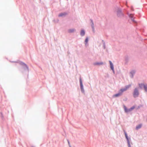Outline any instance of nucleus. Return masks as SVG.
Segmentation results:
<instances>
[{
  "mask_svg": "<svg viewBox=\"0 0 147 147\" xmlns=\"http://www.w3.org/2000/svg\"><path fill=\"white\" fill-rule=\"evenodd\" d=\"M139 86L140 88L141 89H142L144 88L145 91L146 92L147 91V85H145L143 84H139Z\"/></svg>",
  "mask_w": 147,
  "mask_h": 147,
  "instance_id": "obj_1",
  "label": "nucleus"
},
{
  "mask_svg": "<svg viewBox=\"0 0 147 147\" xmlns=\"http://www.w3.org/2000/svg\"><path fill=\"white\" fill-rule=\"evenodd\" d=\"M131 86L130 85H128L126 86L124 88L121 89L119 90L120 92L122 94V93L126 91L127 89H128L129 87Z\"/></svg>",
  "mask_w": 147,
  "mask_h": 147,
  "instance_id": "obj_2",
  "label": "nucleus"
},
{
  "mask_svg": "<svg viewBox=\"0 0 147 147\" xmlns=\"http://www.w3.org/2000/svg\"><path fill=\"white\" fill-rule=\"evenodd\" d=\"M131 86L130 85H128L126 86L124 88L121 89L119 90L120 92L122 94V93L126 91L127 89H128L129 87Z\"/></svg>",
  "mask_w": 147,
  "mask_h": 147,
  "instance_id": "obj_3",
  "label": "nucleus"
},
{
  "mask_svg": "<svg viewBox=\"0 0 147 147\" xmlns=\"http://www.w3.org/2000/svg\"><path fill=\"white\" fill-rule=\"evenodd\" d=\"M139 92L137 88H135L134 89L133 93V96L134 97H136L138 96L139 95Z\"/></svg>",
  "mask_w": 147,
  "mask_h": 147,
  "instance_id": "obj_4",
  "label": "nucleus"
},
{
  "mask_svg": "<svg viewBox=\"0 0 147 147\" xmlns=\"http://www.w3.org/2000/svg\"><path fill=\"white\" fill-rule=\"evenodd\" d=\"M109 62L110 63L111 68V69H112V70L114 72V67H113V64H112V63L111 62V61H109Z\"/></svg>",
  "mask_w": 147,
  "mask_h": 147,
  "instance_id": "obj_5",
  "label": "nucleus"
},
{
  "mask_svg": "<svg viewBox=\"0 0 147 147\" xmlns=\"http://www.w3.org/2000/svg\"><path fill=\"white\" fill-rule=\"evenodd\" d=\"M121 93L120 92V91H119V92L118 93L114 95L113 96L117 97L121 95Z\"/></svg>",
  "mask_w": 147,
  "mask_h": 147,
  "instance_id": "obj_6",
  "label": "nucleus"
},
{
  "mask_svg": "<svg viewBox=\"0 0 147 147\" xmlns=\"http://www.w3.org/2000/svg\"><path fill=\"white\" fill-rule=\"evenodd\" d=\"M67 14V13H66L65 12V13H60L59 15V17H61V16H65Z\"/></svg>",
  "mask_w": 147,
  "mask_h": 147,
  "instance_id": "obj_7",
  "label": "nucleus"
},
{
  "mask_svg": "<svg viewBox=\"0 0 147 147\" xmlns=\"http://www.w3.org/2000/svg\"><path fill=\"white\" fill-rule=\"evenodd\" d=\"M85 34V32L83 30H82L80 33L81 35L82 36H83Z\"/></svg>",
  "mask_w": 147,
  "mask_h": 147,
  "instance_id": "obj_8",
  "label": "nucleus"
},
{
  "mask_svg": "<svg viewBox=\"0 0 147 147\" xmlns=\"http://www.w3.org/2000/svg\"><path fill=\"white\" fill-rule=\"evenodd\" d=\"M142 126V124H140L139 125H138L136 127V129H138L140 128Z\"/></svg>",
  "mask_w": 147,
  "mask_h": 147,
  "instance_id": "obj_9",
  "label": "nucleus"
},
{
  "mask_svg": "<svg viewBox=\"0 0 147 147\" xmlns=\"http://www.w3.org/2000/svg\"><path fill=\"white\" fill-rule=\"evenodd\" d=\"M75 31V30L74 29H71L68 30V32L69 33H71L74 32Z\"/></svg>",
  "mask_w": 147,
  "mask_h": 147,
  "instance_id": "obj_10",
  "label": "nucleus"
},
{
  "mask_svg": "<svg viewBox=\"0 0 147 147\" xmlns=\"http://www.w3.org/2000/svg\"><path fill=\"white\" fill-rule=\"evenodd\" d=\"M103 63L102 62H101V63H94V64L95 65H102L103 64Z\"/></svg>",
  "mask_w": 147,
  "mask_h": 147,
  "instance_id": "obj_11",
  "label": "nucleus"
},
{
  "mask_svg": "<svg viewBox=\"0 0 147 147\" xmlns=\"http://www.w3.org/2000/svg\"><path fill=\"white\" fill-rule=\"evenodd\" d=\"M124 109L125 111L126 112H129V109H127L126 107L125 106H124Z\"/></svg>",
  "mask_w": 147,
  "mask_h": 147,
  "instance_id": "obj_12",
  "label": "nucleus"
},
{
  "mask_svg": "<svg viewBox=\"0 0 147 147\" xmlns=\"http://www.w3.org/2000/svg\"><path fill=\"white\" fill-rule=\"evenodd\" d=\"M135 107L133 106L130 109H129V111H131L132 110L134 109L135 108Z\"/></svg>",
  "mask_w": 147,
  "mask_h": 147,
  "instance_id": "obj_13",
  "label": "nucleus"
},
{
  "mask_svg": "<svg viewBox=\"0 0 147 147\" xmlns=\"http://www.w3.org/2000/svg\"><path fill=\"white\" fill-rule=\"evenodd\" d=\"M88 41V38H86L85 40V42H86V43H87Z\"/></svg>",
  "mask_w": 147,
  "mask_h": 147,
  "instance_id": "obj_14",
  "label": "nucleus"
},
{
  "mask_svg": "<svg viewBox=\"0 0 147 147\" xmlns=\"http://www.w3.org/2000/svg\"><path fill=\"white\" fill-rule=\"evenodd\" d=\"M80 83L81 86L82 87L83 86L82 84V81L81 80H80Z\"/></svg>",
  "mask_w": 147,
  "mask_h": 147,
  "instance_id": "obj_15",
  "label": "nucleus"
},
{
  "mask_svg": "<svg viewBox=\"0 0 147 147\" xmlns=\"http://www.w3.org/2000/svg\"><path fill=\"white\" fill-rule=\"evenodd\" d=\"M22 65H25V66H26V67H27V65H26V64H25V63H22Z\"/></svg>",
  "mask_w": 147,
  "mask_h": 147,
  "instance_id": "obj_16",
  "label": "nucleus"
},
{
  "mask_svg": "<svg viewBox=\"0 0 147 147\" xmlns=\"http://www.w3.org/2000/svg\"><path fill=\"white\" fill-rule=\"evenodd\" d=\"M124 133H125V136H127V134L125 132H124Z\"/></svg>",
  "mask_w": 147,
  "mask_h": 147,
  "instance_id": "obj_17",
  "label": "nucleus"
},
{
  "mask_svg": "<svg viewBox=\"0 0 147 147\" xmlns=\"http://www.w3.org/2000/svg\"><path fill=\"white\" fill-rule=\"evenodd\" d=\"M125 137H126V138L127 139V140H128V138L127 136H126Z\"/></svg>",
  "mask_w": 147,
  "mask_h": 147,
  "instance_id": "obj_18",
  "label": "nucleus"
},
{
  "mask_svg": "<svg viewBox=\"0 0 147 147\" xmlns=\"http://www.w3.org/2000/svg\"><path fill=\"white\" fill-rule=\"evenodd\" d=\"M129 147H131L129 143Z\"/></svg>",
  "mask_w": 147,
  "mask_h": 147,
  "instance_id": "obj_19",
  "label": "nucleus"
},
{
  "mask_svg": "<svg viewBox=\"0 0 147 147\" xmlns=\"http://www.w3.org/2000/svg\"><path fill=\"white\" fill-rule=\"evenodd\" d=\"M68 143L69 145L70 143H69V141H68Z\"/></svg>",
  "mask_w": 147,
  "mask_h": 147,
  "instance_id": "obj_20",
  "label": "nucleus"
},
{
  "mask_svg": "<svg viewBox=\"0 0 147 147\" xmlns=\"http://www.w3.org/2000/svg\"><path fill=\"white\" fill-rule=\"evenodd\" d=\"M70 146V147H71L70 146Z\"/></svg>",
  "mask_w": 147,
  "mask_h": 147,
  "instance_id": "obj_21",
  "label": "nucleus"
}]
</instances>
